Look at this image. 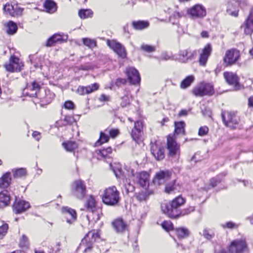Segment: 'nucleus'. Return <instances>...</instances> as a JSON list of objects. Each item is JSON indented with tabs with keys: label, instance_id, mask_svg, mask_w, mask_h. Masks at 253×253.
Here are the masks:
<instances>
[{
	"label": "nucleus",
	"instance_id": "1",
	"mask_svg": "<svg viewBox=\"0 0 253 253\" xmlns=\"http://www.w3.org/2000/svg\"><path fill=\"white\" fill-rule=\"evenodd\" d=\"M185 201L181 196H178L169 203H164L161 204V210L163 212L169 217L175 218L180 215L187 214L194 211L193 207H190L188 209L181 211L180 210V207L183 205Z\"/></svg>",
	"mask_w": 253,
	"mask_h": 253
},
{
	"label": "nucleus",
	"instance_id": "2",
	"mask_svg": "<svg viewBox=\"0 0 253 253\" xmlns=\"http://www.w3.org/2000/svg\"><path fill=\"white\" fill-rule=\"evenodd\" d=\"M102 199L106 205L115 206L120 200V192L115 186L109 187L104 190Z\"/></svg>",
	"mask_w": 253,
	"mask_h": 253
},
{
	"label": "nucleus",
	"instance_id": "3",
	"mask_svg": "<svg viewBox=\"0 0 253 253\" xmlns=\"http://www.w3.org/2000/svg\"><path fill=\"white\" fill-rule=\"evenodd\" d=\"M98 238H99V235L97 230H93L90 231L82 239L80 245V248L84 249V253H89L93 249V243Z\"/></svg>",
	"mask_w": 253,
	"mask_h": 253
},
{
	"label": "nucleus",
	"instance_id": "4",
	"mask_svg": "<svg viewBox=\"0 0 253 253\" xmlns=\"http://www.w3.org/2000/svg\"><path fill=\"white\" fill-rule=\"evenodd\" d=\"M98 238H99V235L97 230H93L90 231L82 239L80 245V248L84 249V253H89L93 249V243Z\"/></svg>",
	"mask_w": 253,
	"mask_h": 253
},
{
	"label": "nucleus",
	"instance_id": "5",
	"mask_svg": "<svg viewBox=\"0 0 253 253\" xmlns=\"http://www.w3.org/2000/svg\"><path fill=\"white\" fill-rule=\"evenodd\" d=\"M221 117L226 126L233 129L238 127L239 119L234 112L222 111Z\"/></svg>",
	"mask_w": 253,
	"mask_h": 253
},
{
	"label": "nucleus",
	"instance_id": "6",
	"mask_svg": "<svg viewBox=\"0 0 253 253\" xmlns=\"http://www.w3.org/2000/svg\"><path fill=\"white\" fill-rule=\"evenodd\" d=\"M214 88L212 84L204 83H201L192 90L193 93L196 96L211 95L214 93Z\"/></svg>",
	"mask_w": 253,
	"mask_h": 253
},
{
	"label": "nucleus",
	"instance_id": "7",
	"mask_svg": "<svg viewBox=\"0 0 253 253\" xmlns=\"http://www.w3.org/2000/svg\"><path fill=\"white\" fill-rule=\"evenodd\" d=\"M73 194L79 199H83L86 194V186L81 179L74 181L72 184Z\"/></svg>",
	"mask_w": 253,
	"mask_h": 253
},
{
	"label": "nucleus",
	"instance_id": "8",
	"mask_svg": "<svg viewBox=\"0 0 253 253\" xmlns=\"http://www.w3.org/2000/svg\"><path fill=\"white\" fill-rule=\"evenodd\" d=\"M240 56V52L236 49L227 50L223 58V61L226 66L234 64Z\"/></svg>",
	"mask_w": 253,
	"mask_h": 253
},
{
	"label": "nucleus",
	"instance_id": "9",
	"mask_svg": "<svg viewBox=\"0 0 253 253\" xmlns=\"http://www.w3.org/2000/svg\"><path fill=\"white\" fill-rule=\"evenodd\" d=\"M132 176L133 177V181L139 184L142 187H145L148 185L149 174L146 171H142L140 172L133 173L132 170Z\"/></svg>",
	"mask_w": 253,
	"mask_h": 253
},
{
	"label": "nucleus",
	"instance_id": "10",
	"mask_svg": "<svg viewBox=\"0 0 253 253\" xmlns=\"http://www.w3.org/2000/svg\"><path fill=\"white\" fill-rule=\"evenodd\" d=\"M107 44L110 48L122 58H126V51L125 47L120 42L115 40H107Z\"/></svg>",
	"mask_w": 253,
	"mask_h": 253
},
{
	"label": "nucleus",
	"instance_id": "11",
	"mask_svg": "<svg viewBox=\"0 0 253 253\" xmlns=\"http://www.w3.org/2000/svg\"><path fill=\"white\" fill-rule=\"evenodd\" d=\"M171 177V173L168 170H160L156 173L153 182L156 185L164 184Z\"/></svg>",
	"mask_w": 253,
	"mask_h": 253
},
{
	"label": "nucleus",
	"instance_id": "12",
	"mask_svg": "<svg viewBox=\"0 0 253 253\" xmlns=\"http://www.w3.org/2000/svg\"><path fill=\"white\" fill-rule=\"evenodd\" d=\"M247 249V245L245 241L242 239L236 240L231 242L229 248L231 253H243Z\"/></svg>",
	"mask_w": 253,
	"mask_h": 253
},
{
	"label": "nucleus",
	"instance_id": "13",
	"mask_svg": "<svg viewBox=\"0 0 253 253\" xmlns=\"http://www.w3.org/2000/svg\"><path fill=\"white\" fill-rule=\"evenodd\" d=\"M19 59L15 56H11L9 63L5 64L4 67L6 70L8 72H19L23 66V64L19 62Z\"/></svg>",
	"mask_w": 253,
	"mask_h": 253
},
{
	"label": "nucleus",
	"instance_id": "14",
	"mask_svg": "<svg viewBox=\"0 0 253 253\" xmlns=\"http://www.w3.org/2000/svg\"><path fill=\"white\" fill-rule=\"evenodd\" d=\"M167 149L169 151V155L171 157H174L179 155V145L170 135H169L167 138Z\"/></svg>",
	"mask_w": 253,
	"mask_h": 253
},
{
	"label": "nucleus",
	"instance_id": "15",
	"mask_svg": "<svg viewBox=\"0 0 253 253\" xmlns=\"http://www.w3.org/2000/svg\"><path fill=\"white\" fill-rule=\"evenodd\" d=\"M212 51L210 44H207L202 50L199 55V64L201 66H205Z\"/></svg>",
	"mask_w": 253,
	"mask_h": 253
},
{
	"label": "nucleus",
	"instance_id": "16",
	"mask_svg": "<svg viewBox=\"0 0 253 253\" xmlns=\"http://www.w3.org/2000/svg\"><path fill=\"white\" fill-rule=\"evenodd\" d=\"M41 87L40 83L34 81L31 84L27 85L26 87L23 89V94L30 97H36Z\"/></svg>",
	"mask_w": 253,
	"mask_h": 253
},
{
	"label": "nucleus",
	"instance_id": "17",
	"mask_svg": "<svg viewBox=\"0 0 253 253\" xmlns=\"http://www.w3.org/2000/svg\"><path fill=\"white\" fill-rule=\"evenodd\" d=\"M4 14L10 16L19 15L22 14L23 9L18 4L12 5L9 3L5 4L3 8Z\"/></svg>",
	"mask_w": 253,
	"mask_h": 253
},
{
	"label": "nucleus",
	"instance_id": "18",
	"mask_svg": "<svg viewBox=\"0 0 253 253\" xmlns=\"http://www.w3.org/2000/svg\"><path fill=\"white\" fill-rule=\"evenodd\" d=\"M223 76L228 84L234 85L235 90L240 89L241 85L239 84V78L235 73L226 72L224 73Z\"/></svg>",
	"mask_w": 253,
	"mask_h": 253
},
{
	"label": "nucleus",
	"instance_id": "19",
	"mask_svg": "<svg viewBox=\"0 0 253 253\" xmlns=\"http://www.w3.org/2000/svg\"><path fill=\"white\" fill-rule=\"evenodd\" d=\"M151 151L153 156L158 161L163 160L165 158L164 148L156 142L151 144Z\"/></svg>",
	"mask_w": 253,
	"mask_h": 253
},
{
	"label": "nucleus",
	"instance_id": "20",
	"mask_svg": "<svg viewBox=\"0 0 253 253\" xmlns=\"http://www.w3.org/2000/svg\"><path fill=\"white\" fill-rule=\"evenodd\" d=\"M126 74L131 84H138L140 83V77L137 70L132 67H129L126 70Z\"/></svg>",
	"mask_w": 253,
	"mask_h": 253
},
{
	"label": "nucleus",
	"instance_id": "21",
	"mask_svg": "<svg viewBox=\"0 0 253 253\" xmlns=\"http://www.w3.org/2000/svg\"><path fill=\"white\" fill-rule=\"evenodd\" d=\"M143 123L141 121H136L131 132L132 139L136 142L139 139L142 134Z\"/></svg>",
	"mask_w": 253,
	"mask_h": 253
},
{
	"label": "nucleus",
	"instance_id": "22",
	"mask_svg": "<svg viewBox=\"0 0 253 253\" xmlns=\"http://www.w3.org/2000/svg\"><path fill=\"white\" fill-rule=\"evenodd\" d=\"M112 226L115 231L118 233H123L127 230L128 225L121 218H118L112 222Z\"/></svg>",
	"mask_w": 253,
	"mask_h": 253
},
{
	"label": "nucleus",
	"instance_id": "23",
	"mask_svg": "<svg viewBox=\"0 0 253 253\" xmlns=\"http://www.w3.org/2000/svg\"><path fill=\"white\" fill-rule=\"evenodd\" d=\"M187 14L190 16H206V8L201 4H196L187 10Z\"/></svg>",
	"mask_w": 253,
	"mask_h": 253
},
{
	"label": "nucleus",
	"instance_id": "24",
	"mask_svg": "<svg viewBox=\"0 0 253 253\" xmlns=\"http://www.w3.org/2000/svg\"><path fill=\"white\" fill-rule=\"evenodd\" d=\"M98 88L99 84L97 83H94L86 86H79L77 89V92L81 95H84L97 90Z\"/></svg>",
	"mask_w": 253,
	"mask_h": 253
},
{
	"label": "nucleus",
	"instance_id": "25",
	"mask_svg": "<svg viewBox=\"0 0 253 253\" xmlns=\"http://www.w3.org/2000/svg\"><path fill=\"white\" fill-rule=\"evenodd\" d=\"M62 211L68 223L72 224L76 220L77 214L74 210L66 207L62 209Z\"/></svg>",
	"mask_w": 253,
	"mask_h": 253
},
{
	"label": "nucleus",
	"instance_id": "26",
	"mask_svg": "<svg viewBox=\"0 0 253 253\" xmlns=\"http://www.w3.org/2000/svg\"><path fill=\"white\" fill-rule=\"evenodd\" d=\"M30 208V204L28 202L24 200H16L13 205L14 211L16 213H20Z\"/></svg>",
	"mask_w": 253,
	"mask_h": 253
},
{
	"label": "nucleus",
	"instance_id": "27",
	"mask_svg": "<svg viewBox=\"0 0 253 253\" xmlns=\"http://www.w3.org/2000/svg\"><path fill=\"white\" fill-rule=\"evenodd\" d=\"M241 27L244 28L246 35H251L253 33V17H248Z\"/></svg>",
	"mask_w": 253,
	"mask_h": 253
},
{
	"label": "nucleus",
	"instance_id": "28",
	"mask_svg": "<svg viewBox=\"0 0 253 253\" xmlns=\"http://www.w3.org/2000/svg\"><path fill=\"white\" fill-rule=\"evenodd\" d=\"M102 214V213L101 210L100 209H96L95 210L89 211V213L86 215V217L89 222H96L99 220Z\"/></svg>",
	"mask_w": 253,
	"mask_h": 253
},
{
	"label": "nucleus",
	"instance_id": "29",
	"mask_svg": "<svg viewBox=\"0 0 253 253\" xmlns=\"http://www.w3.org/2000/svg\"><path fill=\"white\" fill-rule=\"evenodd\" d=\"M10 201V197L8 191H4L0 192V208L8 206Z\"/></svg>",
	"mask_w": 253,
	"mask_h": 253
},
{
	"label": "nucleus",
	"instance_id": "30",
	"mask_svg": "<svg viewBox=\"0 0 253 253\" xmlns=\"http://www.w3.org/2000/svg\"><path fill=\"white\" fill-rule=\"evenodd\" d=\"M11 180L10 172H6L0 178V187L2 188L8 187L11 183Z\"/></svg>",
	"mask_w": 253,
	"mask_h": 253
},
{
	"label": "nucleus",
	"instance_id": "31",
	"mask_svg": "<svg viewBox=\"0 0 253 253\" xmlns=\"http://www.w3.org/2000/svg\"><path fill=\"white\" fill-rule=\"evenodd\" d=\"M63 41L61 35L58 34H55L48 39L45 45L47 47L52 46H54L56 43L61 42Z\"/></svg>",
	"mask_w": 253,
	"mask_h": 253
},
{
	"label": "nucleus",
	"instance_id": "32",
	"mask_svg": "<svg viewBox=\"0 0 253 253\" xmlns=\"http://www.w3.org/2000/svg\"><path fill=\"white\" fill-rule=\"evenodd\" d=\"M44 7L49 13H54L57 9L56 4L51 0H46L44 3Z\"/></svg>",
	"mask_w": 253,
	"mask_h": 253
},
{
	"label": "nucleus",
	"instance_id": "33",
	"mask_svg": "<svg viewBox=\"0 0 253 253\" xmlns=\"http://www.w3.org/2000/svg\"><path fill=\"white\" fill-rule=\"evenodd\" d=\"M239 7L237 4H233L229 2L227 4L226 8V14L232 16H237L238 14Z\"/></svg>",
	"mask_w": 253,
	"mask_h": 253
},
{
	"label": "nucleus",
	"instance_id": "34",
	"mask_svg": "<svg viewBox=\"0 0 253 253\" xmlns=\"http://www.w3.org/2000/svg\"><path fill=\"white\" fill-rule=\"evenodd\" d=\"M175 129L174 135L179 134H184L185 130L184 127L185 124L183 122H178L174 123Z\"/></svg>",
	"mask_w": 253,
	"mask_h": 253
},
{
	"label": "nucleus",
	"instance_id": "35",
	"mask_svg": "<svg viewBox=\"0 0 253 253\" xmlns=\"http://www.w3.org/2000/svg\"><path fill=\"white\" fill-rule=\"evenodd\" d=\"M6 27V32L8 35H13L17 30V26L16 23L12 21H9L5 24Z\"/></svg>",
	"mask_w": 253,
	"mask_h": 253
},
{
	"label": "nucleus",
	"instance_id": "36",
	"mask_svg": "<svg viewBox=\"0 0 253 253\" xmlns=\"http://www.w3.org/2000/svg\"><path fill=\"white\" fill-rule=\"evenodd\" d=\"M132 26L136 30H141L147 28L149 26V23L145 21H133L132 23Z\"/></svg>",
	"mask_w": 253,
	"mask_h": 253
},
{
	"label": "nucleus",
	"instance_id": "37",
	"mask_svg": "<svg viewBox=\"0 0 253 253\" xmlns=\"http://www.w3.org/2000/svg\"><path fill=\"white\" fill-rule=\"evenodd\" d=\"M176 234L179 238H186L189 236V231L185 228L180 227L175 229Z\"/></svg>",
	"mask_w": 253,
	"mask_h": 253
},
{
	"label": "nucleus",
	"instance_id": "38",
	"mask_svg": "<svg viewBox=\"0 0 253 253\" xmlns=\"http://www.w3.org/2000/svg\"><path fill=\"white\" fill-rule=\"evenodd\" d=\"M109 139L108 134L106 132V129L104 132H101L100 134V138L95 142V146H98L101 144L107 142Z\"/></svg>",
	"mask_w": 253,
	"mask_h": 253
},
{
	"label": "nucleus",
	"instance_id": "39",
	"mask_svg": "<svg viewBox=\"0 0 253 253\" xmlns=\"http://www.w3.org/2000/svg\"><path fill=\"white\" fill-rule=\"evenodd\" d=\"M82 41L84 45L90 49H92L97 46V42L95 40L84 38L82 39Z\"/></svg>",
	"mask_w": 253,
	"mask_h": 253
},
{
	"label": "nucleus",
	"instance_id": "40",
	"mask_svg": "<svg viewBox=\"0 0 253 253\" xmlns=\"http://www.w3.org/2000/svg\"><path fill=\"white\" fill-rule=\"evenodd\" d=\"M194 77L192 75L187 77L181 82L180 87L183 89L188 87L194 82Z\"/></svg>",
	"mask_w": 253,
	"mask_h": 253
},
{
	"label": "nucleus",
	"instance_id": "41",
	"mask_svg": "<svg viewBox=\"0 0 253 253\" xmlns=\"http://www.w3.org/2000/svg\"><path fill=\"white\" fill-rule=\"evenodd\" d=\"M13 175L14 178H21L26 176L27 171L24 168L13 169L12 170Z\"/></svg>",
	"mask_w": 253,
	"mask_h": 253
},
{
	"label": "nucleus",
	"instance_id": "42",
	"mask_svg": "<svg viewBox=\"0 0 253 253\" xmlns=\"http://www.w3.org/2000/svg\"><path fill=\"white\" fill-rule=\"evenodd\" d=\"M177 186L175 184V181L173 180L166 184L165 191L166 193L170 194L177 190Z\"/></svg>",
	"mask_w": 253,
	"mask_h": 253
},
{
	"label": "nucleus",
	"instance_id": "43",
	"mask_svg": "<svg viewBox=\"0 0 253 253\" xmlns=\"http://www.w3.org/2000/svg\"><path fill=\"white\" fill-rule=\"evenodd\" d=\"M29 241L26 235L23 234L20 239L19 246L22 249H28L29 247Z\"/></svg>",
	"mask_w": 253,
	"mask_h": 253
},
{
	"label": "nucleus",
	"instance_id": "44",
	"mask_svg": "<svg viewBox=\"0 0 253 253\" xmlns=\"http://www.w3.org/2000/svg\"><path fill=\"white\" fill-rule=\"evenodd\" d=\"M63 147L69 152L74 151L77 147V144L76 142L73 141H68L64 142L62 144Z\"/></svg>",
	"mask_w": 253,
	"mask_h": 253
},
{
	"label": "nucleus",
	"instance_id": "45",
	"mask_svg": "<svg viewBox=\"0 0 253 253\" xmlns=\"http://www.w3.org/2000/svg\"><path fill=\"white\" fill-rule=\"evenodd\" d=\"M86 205L89 211L97 209L95 207V200L92 197H90L87 200Z\"/></svg>",
	"mask_w": 253,
	"mask_h": 253
},
{
	"label": "nucleus",
	"instance_id": "46",
	"mask_svg": "<svg viewBox=\"0 0 253 253\" xmlns=\"http://www.w3.org/2000/svg\"><path fill=\"white\" fill-rule=\"evenodd\" d=\"M193 54V53H191L190 55V52L188 49L181 50L180 51V55L183 57V59H182V61L184 62H187L189 59L191 58Z\"/></svg>",
	"mask_w": 253,
	"mask_h": 253
},
{
	"label": "nucleus",
	"instance_id": "47",
	"mask_svg": "<svg viewBox=\"0 0 253 253\" xmlns=\"http://www.w3.org/2000/svg\"><path fill=\"white\" fill-rule=\"evenodd\" d=\"M161 225L163 228L167 231L172 230L173 228V224L170 221H165Z\"/></svg>",
	"mask_w": 253,
	"mask_h": 253
},
{
	"label": "nucleus",
	"instance_id": "48",
	"mask_svg": "<svg viewBox=\"0 0 253 253\" xmlns=\"http://www.w3.org/2000/svg\"><path fill=\"white\" fill-rule=\"evenodd\" d=\"M62 125L66 126L68 125H72L74 122L75 119L73 117L71 116H66L64 119L62 120Z\"/></svg>",
	"mask_w": 253,
	"mask_h": 253
},
{
	"label": "nucleus",
	"instance_id": "49",
	"mask_svg": "<svg viewBox=\"0 0 253 253\" xmlns=\"http://www.w3.org/2000/svg\"><path fill=\"white\" fill-rule=\"evenodd\" d=\"M203 236L208 240H211L214 236V234L211 230L205 229L203 231Z\"/></svg>",
	"mask_w": 253,
	"mask_h": 253
},
{
	"label": "nucleus",
	"instance_id": "50",
	"mask_svg": "<svg viewBox=\"0 0 253 253\" xmlns=\"http://www.w3.org/2000/svg\"><path fill=\"white\" fill-rule=\"evenodd\" d=\"M141 49L147 52H152L155 50V47L148 44H143L141 46Z\"/></svg>",
	"mask_w": 253,
	"mask_h": 253
},
{
	"label": "nucleus",
	"instance_id": "51",
	"mask_svg": "<svg viewBox=\"0 0 253 253\" xmlns=\"http://www.w3.org/2000/svg\"><path fill=\"white\" fill-rule=\"evenodd\" d=\"M8 228V224L6 223L3 224L0 226V239H2L5 235Z\"/></svg>",
	"mask_w": 253,
	"mask_h": 253
},
{
	"label": "nucleus",
	"instance_id": "52",
	"mask_svg": "<svg viewBox=\"0 0 253 253\" xmlns=\"http://www.w3.org/2000/svg\"><path fill=\"white\" fill-rule=\"evenodd\" d=\"M148 195L145 192H141L137 194L136 199L139 201H145L148 198Z\"/></svg>",
	"mask_w": 253,
	"mask_h": 253
},
{
	"label": "nucleus",
	"instance_id": "53",
	"mask_svg": "<svg viewBox=\"0 0 253 253\" xmlns=\"http://www.w3.org/2000/svg\"><path fill=\"white\" fill-rule=\"evenodd\" d=\"M106 132L112 137L114 138L118 134L119 130L117 129L107 128Z\"/></svg>",
	"mask_w": 253,
	"mask_h": 253
},
{
	"label": "nucleus",
	"instance_id": "54",
	"mask_svg": "<svg viewBox=\"0 0 253 253\" xmlns=\"http://www.w3.org/2000/svg\"><path fill=\"white\" fill-rule=\"evenodd\" d=\"M93 12L91 9H81L79 11V16H91Z\"/></svg>",
	"mask_w": 253,
	"mask_h": 253
},
{
	"label": "nucleus",
	"instance_id": "55",
	"mask_svg": "<svg viewBox=\"0 0 253 253\" xmlns=\"http://www.w3.org/2000/svg\"><path fill=\"white\" fill-rule=\"evenodd\" d=\"M208 132L209 128L207 126H204L200 127L198 131V134L200 136H205L207 134Z\"/></svg>",
	"mask_w": 253,
	"mask_h": 253
},
{
	"label": "nucleus",
	"instance_id": "56",
	"mask_svg": "<svg viewBox=\"0 0 253 253\" xmlns=\"http://www.w3.org/2000/svg\"><path fill=\"white\" fill-rule=\"evenodd\" d=\"M64 106L65 109L72 110L74 109L75 105L72 101H67L64 103Z\"/></svg>",
	"mask_w": 253,
	"mask_h": 253
},
{
	"label": "nucleus",
	"instance_id": "57",
	"mask_svg": "<svg viewBox=\"0 0 253 253\" xmlns=\"http://www.w3.org/2000/svg\"><path fill=\"white\" fill-rule=\"evenodd\" d=\"M111 152V149L110 148H108L106 149L100 150L99 151L98 154L100 155L102 157L105 158L108 153Z\"/></svg>",
	"mask_w": 253,
	"mask_h": 253
},
{
	"label": "nucleus",
	"instance_id": "58",
	"mask_svg": "<svg viewBox=\"0 0 253 253\" xmlns=\"http://www.w3.org/2000/svg\"><path fill=\"white\" fill-rule=\"evenodd\" d=\"M220 182V180L217 178H211L210 180V185L212 187H214L216 186L217 184Z\"/></svg>",
	"mask_w": 253,
	"mask_h": 253
},
{
	"label": "nucleus",
	"instance_id": "59",
	"mask_svg": "<svg viewBox=\"0 0 253 253\" xmlns=\"http://www.w3.org/2000/svg\"><path fill=\"white\" fill-rule=\"evenodd\" d=\"M168 12L167 14H170L171 16H179V13L178 12H177L173 9H172L171 8H168Z\"/></svg>",
	"mask_w": 253,
	"mask_h": 253
},
{
	"label": "nucleus",
	"instance_id": "60",
	"mask_svg": "<svg viewBox=\"0 0 253 253\" xmlns=\"http://www.w3.org/2000/svg\"><path fill=\"white\" fill-rule=\"evenodd\" d=\"M235 226V224L232 222H228L226 224L222 225V227L223 228H233Z\"/></svg>",
	"mask_w": 253,
	"mask_h": 253
},
{
	"label": "nucleus",
	"instance_id": "61",
	"mask_svg": "<svg viewBox=\"0 0 253 253\" xmlns=\"http://www.w3.org/2000/svg\"><path fill=\"white\" fill-rule=\"evenodd\" d=\"M32 136L34 138H35L36 140L39 141L41 136V133L37 131H35L32 133Z\"/></svg>",
	"mask_w": 253,
	"mask_h": 253
},
{
	"label": "nucleus",
	"instance_id": "62",
	"mask_svg": "<svg viewBox=\"0 0 253 253\" xmlns=\"http://www.w3.org/2000/svg\"><path fill=\"white\" fill-rule=\"evenodd\" d=\"M99 100L100 101H107L109 100V97L104 94H102L100 96Z\"/></svg>",
	"mask_w": 253,
	"mask_h": 253
},
{
	"label": "nucleus",
	"instance_id": "63",
	"mask_svg": "<svg viewBox=\"0 0 253 253\" xmlns=\"http://www.w3.org/2000/svg\"><path fill=\"white\" fill-rule=\"evenodd\" d=\"M126 82V81L125 79H118L116 81V84L117 86H120L122 84H125Z\"/></svg>",
	"mask_w": 253,
	"mask_h": 253
},
{
	"label": "nucleus",
	"instance_id": "64",
	"mask_svg": "<svg viewBox=\"0 0 253 253\" xmlns=\"http://www.w3.org/2000/svg\"><path fill=\"white\" fill-rule=\"evenodd\" d=\"M188 114V111L186 110H181L178 113L179 117L186 116Z\"/></svg>",
	"mask_w": 253,
	"mask_h": 253
}]
</instances>
